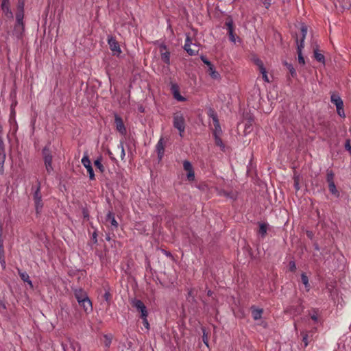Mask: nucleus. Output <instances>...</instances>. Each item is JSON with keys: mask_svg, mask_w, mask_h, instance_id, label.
Wrapping results in <instances>:
<instances>
[{"mask_svg": "<svg viewBox=\"0 0 351 351\" xmlns=\"http://www.w3.org/2000/svg\"><path fill=\"white\" fill-rule=\"evenodd\" d=\"M173 127L179 131L180 136H182L186 124L184 114L181 112H176L173 114Z\"/></svg>", "mask_w": 351, "mask_h": 351, "instance_id": "1", "label": "nucleus"}, {"mask_svg": "<svg viewBox=\"0 0 351 351\" xmlns=\"http://www.w3.org/2000/svg\"><path fill=\"white\" fill-rule=\"evenodd\" d=\"M33 199L34 202L36 213V214H40V212L42 211V209L43 207V203L42 201V195L40 193V183L38 184V186L36 188V189L34 192Z\"/></svg>", "mask_w": 351, "mask_h": 351, "instance_id": "2", "label": "nucleus"}, {"mask_svg": "<svg viewBox=\"0 0 351 351\" xmlns=\"http://www.w3.org/2000/svg\"><path fill=\"white\" fill-rule=\"evenodd\" d=\"M43 159H44L46 171H47V173H50L53 171V167H52L53 156H52L49 149L46 147L43 149Z\"/></svg>", "mask_w": 351, "mask_h": 351, "instance_id": "3", "label": "nucleus"}, {"mask_svg": "<svg viewBox=\"0 0 351 351\" xmlns=\"http://www.w3.org/2000/svg\"><path fill=\"white\" fill-rule=\"evenodd\" d=\"M184 49L189 55L195 56L199 51V45L195 43H192L190 37L187 36L185 40Z\"/></svg>", "mask_w": 351, "mask_h": 351, "instance_id": "4", "label": "nucleus"}, {"mask_svg": "<svg viewBox=\"0 0 351 351\" xmlns=\"http://www.w3.org/2000/svg\"><path fill=\"white\" fill-rule=\"evenodd\" d=\"M331 102L333 103L337 108V112L341 117H345L343 110V103L341 97L338 95L332 94L330 97Z\"/></svg>", "mask_w": 351, "mask_h": 351, "instance_id": "5", "label": "nucleus"}, {"mask_svg": "<svg viewBox=\"0 0 351 351\" xmlns=\"http://www.w3.org/2000/svg\"><path fill=\"white\" fill-rule=\"evenodd\" d=\"M81 162H82V164L83 165V166L86 169L87 172L88 173V175H89L90 180H95L94 171L92 167L91 162H90V160L88 158L87 153L84 154V156L82 158Z\"/></svg>", "mask_w": 351, "mask_h": 351, "instance_id": "6", "label": "nucleus"}, {"mask_svg": "<svg viewBox=\"0 0 351 351\" xmlns=\"http://www.w3.org/2000/svg\"><path fill=\"white\" fill-rule=\"evenodd\" d=\"M316 332V328H312L311 330H302L300 332L302 336V343L304 348L307 347L309 342L313 339V335Z\"/></svg>", "mask_w": 351, "mask_h": 351, "instance_id": "7", "label": "nucleus"}, {"mask_svg": "<svg viewBox=\"0 0 351 351\" xmlns=\"http://www.w3.org/2000/svg\"><path fill=\"white\" fill-rule=\"evenodd\" d=\"M131 304L133 307L141 313V317L148 315L147 308L141 300L134 299L132 300Z\"/></svg>", "mask_w": 351, "mask_h": 351, "instance_id": "8", "label": "nucleus"}, {"mask_svg": "<svg viewBox=\"0 0 351 351\" xmlns=\"http://www.w3.org/2000/svg\"><path fill=\"white\" fill-rule=\"evenodd\" d=\"M108 43L110 49L114 55L119 56L121 53V50L118 42L112 36L108 37Z\"/></svg>", "mask_w": 351, "mask_h": 351, "instance_id": "9", "label": "nucleus"}, {"mask_svg": "<svg viewBox=\"0 0 351 351\" xmlns=\"http://www.w3.org/2000/svg\"><path fill=\"white\" fill-rule=\"evenodd\" d=\"M171 91L173 94L174 99L179 101H186V98L180 94L179 86L176 83H171Z\"/></svg>", "mask_w": 351, "mask_h": 351, "instance_id": "10", "label": "nucleus"}, {"mask_svg": "<svg viewBox=\"0 0 351 351\" xmlns=\"http://www.w3.org/2000/svg\"><path fill=\"white\" fill-rule=\"evenodd\" d=\"M183 168L187 172V179L193 181L195 179V173L191 163L188 160H184L183 162Z\"/></svg>", "mask_w": 351, "mask_h": 351, "instance_id": "11", "label": "nucleus"}, {"mask_svg": "<svg viewBox=\"0 0 351 351\" xmlns=\"http://www.w3.org/2000/svg\"><path fill=\"white\" fill-rule=\"evenodd\" d=\"M114 123L116 125L117 130L121 134L125 135L126 134V128L124 125L122 119L117 114H115V116H114Z\"/></svg>", "mask_w": 351, "mask_h": 351, "instance_id": "12", "label": "nucleus"}, {"mask_svg": "<svg viewBox=\"0 0 351 351\" xmlns=\"http://www.w3.org/2000/svg\"><path fill=\"white\" fill-rule=\"evenodd\" d=\"M1 10L5 16L9 19H13V13L10 8V1L9 0H2L1 1Z\"/></svg>", "mask_w": 351, "mask_h": 351, "instance_id": "13", "label": "nucleus"}, {"mask_svg": "<svg viewBox=\"0 0 351 351\" xmlns=\"http://www.w3.org/2000/svg\"><path fill=\"white\" fill-rule=\"evenodd\" d=\"M303 310H304V306L301 304H300L295 306H291L288 307L285 310V312L287 313H289L290 315H291L293 316H297V315H300V313H302Z\"/></svg>", "mask_w": 351, "mask_h": 351, "instance_id": "14", "label": "nucleus"}, {"mask_svg": "<svg viewBox=\"0 0 351 351\" xmlns=\"http://www.w3.org/2000/svg\"><path fill=\"white\" fill-rule=\"evenodd\" d=\"M226 26L227 27L228 34L230 41L233 43H236V36L234 34L233 21L232 19L228 20L226 22Z\"/></svg>", "mask_w": 351, "mask_h": 351, "instance_id": "15", "label": "nucleus"}, {"mask_svg": "<svg viewBox=\"0 0 351 351\" xmlns=\"http://www.w3.org/2000/svg\"><path fill=\"white\" fill-rule=\"evenodd\" d=\"M25 27L23 23H16L14 28L13 34L18 38L20 39L23 37Z\"/></svg>", "mask_w": 351, "mask_h": 351, "instance_id": "16", "label": "nucleus"}, {"mask_svg": "<svg viewBox=\"0 0 351 351\" xmlns=\"http://www.w3.org/2000/svg\"><path fill=\"white\" fill-rule=\"evenodd\" d=\"M210 117L213 119L214 127H215V130L213 132L214 136L221 135L222 130L221 129V126H220V124H219V122L217 115L213 112H212L210 114Z\"/></svg>", "mask_w": 351, "mask_h": 351, "instance_id": "17", "label": "nucleus"}, {"mask_svg": "<svg viewBox=\"0 0 351 351\" xmlns=\"http://www.w3.org/2000/svg\"><path fill=\"white\" fill-rule=\"evenodd\" d=\"M156 149L158 154V158L159 160H160L162 158L165 153V145L163 142V138H160L159 139L158 142L156 144Z\"/></svg>", "mask_w": 351, "mask_h": 351, "instance_id": "18", "label": "nucleus"}, {"mask_svg": "<svg viewBox=\"0 0 351 351\" xmlns=\"http://www.w3.org/2000/svg\"><path fill=\"white\" fill-rule=\"evenodd\" d=\"M74 293H75V297L77 301L78 302V303L82 302L83 300H84L88 298L87 295V293L84 290H82L81 289H76Z\"/></svg>", "mask_w": 351, "mask_h": 351, "instance_id": "19", "label": "nucleus"}, {"mask_svg": "<svg viewBox=\"0 0 351 351\" xmlns=\"http://www.w3.org/2000/svg\"><path fill=\"white\" fill-rule=\"evenodd\" d=\"M297 46H298V62L301 64H305L304 58L302 56V51L304 47V44L299 43V39H296Z\"/></svg>", "mask_w": 351, "mask_h": 351, "instance_id": "20", "label": "nucleus"}, {"mask_svg": "<svg viewBox=\"0 0 351 351\" xmlns=\"http://www.w3.org/2000/svg\"><path fill=\"white\" fill-rule=\"evenodd\" d=\"M79 304L83 308L86 313H90L93 311V306L90 300L88 298L80 302Z\"/></svg>", "mask_w": 351, "mask_h": 351, "instance_id": "21", "label": "nucleus"}, {"mask_svg": "<svg viewBox=\"0 0 351 351\" xmlns=\"http://www.w3.org/2000/svg\"><path fill=\"white\" fill-rule=\"evenodd\" d=\"M106 221L110 223L111 226L114 228L117 229L118 228L119 223L115 219L114 215L113 213L109 211L106 215Z\"/></svg>", "mask_w": 351, "mask_h": 351, "instance_id": "22", "label": "nucleus"}, {"mask_svg": "<svg viewBox=\"0 0 351 351\" xmlns=\"http://www.w3.org/2000/svg\"><path fill=\"white\" fill-rule=\"evenodd\" d=\"M18 271H19V274L21 278L24 282H27L29 285L30 288H32L33 287V285H32V281L29 279V275L26 272H23L21 270H19V269Z\"/></svg>", "mask_w": 351, "mask_h": 351, "instance_id": "23", "label": "nucleus"}, {"mask_svg": "<svg viewBox=\"0 0 351 351\" xmlns=\"http://www.w3.org/2000/svg\"><path fill=\"white\" fill-rule=\"evenodd\" d=\"M208 67V72L209 75L213 79H215V80L219 79L220 77V75L219 74V73L217 71H215L214 66L213 64H211V66H209Z\"/></svg>", "mask_w": 351, "mask_h": 351, "instance_id": "24", "label": "nucleus"}, {"mask_svg": "<svg viewBox=\"0 0 351 351\" xmlns=\"http://www.w3.org/2000/svg\"><path fill=\"white\" fill-rule=\"evenodd\" d=\"M301 280L305 287L306 291H309L311 286L308 282V278L304 273L301 274Z\"/></svg>", "mask_w": 351, "mask_h": 351, "instance_id": "25", "label": "nucleus"}, {"mask_svg": "<svg viewBox=\"0 0 351 351\" xmlns=\"http://www.w3.org/2000/svg\"><path fill=\"white\" fill-rule=\"evenodd\" d=\"M252 317L255 320L260 319L262 317L263 309L261 308H252Z\"/></svg>", "mask_w": 351, "mask_h": 351, "instance_id": "26", "label": "nucleus"}, {"mask_svg": "<svg viewBox=\"0 0 351 351\" xmlns=\"http://www.w3.org/2000/svg\"><path fill=\"white\" fill-rule=\"evenodd\" d=\"M24 10H16V23H23Z\"/></svg>", "mask_w": 351, "mask_h": 351, "instance_id": "27", "label": "nucleus"}, {"mask_svg": "<svg viewBox=\"0 0 351 351\" xmlns=\"http://www.w3.org/2000/svg\"><path fill=\"white\" fill-rule=\"evenodd\" d=\"M328 189L335 197H338L339 196V192L337 189L335 183L328 184Z\"/></svg>", "mask_w": 351, "mask_h": 351, "instance_id": "28", "label": "nucleus"}, {"mask_svg": "<svg viewBox=\"0 0 351 351\" xmlns=\"http://www.w3.org/2000/svg\"><path fill=\"white\" fill-rule=\"evenodd\" d=\"M285 65L286 66L287 69L289 70L290 75L291 77H295L297 75L296 71L295 69L293 68V65L288 62H285Z\"/></svg>", "mask_w": 351, "mask_h": 351, "instance_id": "29", "label": "nucleus"}, {"mask_svg": "<svg viewBox=\"0 0 351 351\" xmlns=\"http://www.w3.org/2000/svg\"><path fill=\"white\" fill-rule=\"evenodd\" d=\"M301 32H302V37L300 38V40L299 41V43L304 44V40L307 34V27L304 25H302L301 27Z\"/></svg>", "mask_w": 351, "mask_h": 351, "instance_id": "30", "label": "nucleus"}, {"mask_svg": "<svg viewBox=\"0 0 351 351\" xmlns=\"http://www.w3.org/2000/svg\"><path fill=\"white\" fill-rule=\"evenodd\" d=\"M214 137H215V144L217 146H219L222 151H223L224 149H225V145L223 143V141H222V140L220 138V135H218V136L215 135V136H214Z\"/></svg>", "mask_w": 351, "mask_h": 351, "instance_id": "31", "label": "nucleus"}, {"mask_svg": "<svg viewBox=\"0 0 351 351\" xmlns=\"http://www.w3.org/2000/svg\"><path fill=\"white\" fill-rule=\"evenodd\" d=\"M162 60L167 64H170V53L168 51L161 53Z\"/></svg>", "mask_w": 351, "mask_h": 351, "instance_id": "32", "label": "nucleus"}, {"mask_svg": "<svg viewBox=\"0 0 351 351\" xmlns=\"http://www.w3.org/2000/svg\"><path fill=\"white\" fill-rule=\"evenodd\" d=\"M111 341H112L111 335H104L103 343L106 347L108 348L111 344Z\"/></svg>", "mask_w": 351, "mask_h": 351, "instance_id": "33", "label": "nucleus"}, {"mask_svg": "<svg viewBox=\"0 0 351 351\" xmlns=\"http://www.w3.org/2000/svg\"><path fill=\"white\" fill-rule=\"evenodd\" d=\"M315 58L319 62L324 63V56L323 54L319 53L317 50L314 51Z\"/></svg>", "mask_w": 351, "mask_h": 351, "instance_id": "34", "label": "nucleus"}, {"mask_svg": "<svg viewBox=\"0 0 351 351\" xmlns=\"http://www.w3.org/2000/svg\"><path fill=\"white\" fill-rule=\"evenodd\" d=\"M94 164H95V166L101 171V172H104V167L103 166V165L101 164V157L98 158L97 160H95L94 162Z\"/></svg>", "mask_w": 351, "mask_h": 351, "instance_id": "35", "label": "nucleus"}, {"mask_svg": "<svg viewBox=\"0 0 351 351\" xmlns=\"http://www.w3.org/2000/svg\"><path fill=\"white\" fill-rule=\"evenodd\" d=\"M267 227L265 223H261L259 226L258 232L263 237H264L267 233Z\"/></svg>", "mask_w": 351, "mask_h": 351, "instance_id": "36", "label": "nucleus"}, {"mask_svg": "<svg viewBox=\"0 0 351 351\" xmlns=\"http://www.w3.org/2000/svg\"><path fill=\"white\" fill-rule=\"evenodd\" d=\"M69 349H71L72 351H80V344L77 342H72L70 343L68 351H69Z\"/></svg>", "mask_w": 351, "mask_h": 351, "instance_id": "37", "label": "nucleus"}, {"mask_svg": "<svg viewBox=\"0 0 351 351\" xmlns=\"http://www.w3.org/2000/svg\"><path fill=\"white\" fill-rule=\"evenodd\" d=\"M334 177H335V175L332 171H327L326 180L328 184L335 183L334 182Z\"/></svg>", "mask_w": 351, "mask_h": 351, "instance_id": "38", "label": "nucleus"}, {"mask_svg": "<svg viewBox=\"0 0 351 351\" xmlns=\"http://www.w3.org/2000/svg\"><path fill=\"white\" fill-rule=\"evenodd\" d=\"M6 156H0V174H3L4 171V162Z\"/></svg>", "mask_w": 351, "mask_h": 351, "instance_id": "39", "label": "nucleus"}, {"mask_svg": "<svg viewBox=\"0 0 351 351\" xmlns=\"http://www.w3.org/2000/svg\"><path fill=\"white\" fill-rule=\"evenodd\" d=\"M118 148L121 150V158L123 160L125 156V153L123 147V143L122 141H121L120 143L118 145Z\"/></svg>", "mask_w": 351, "mask_h": 351, "instance_id": "40", "label": "nucleus"}, {"mask_svg": "<svg viewBox=\"0 0 351 351\" xmlns=\"http://www.w3.org/2000/svg\"><path fill=\"white\" fill-rule=\"evenodd\" d=\"M260 72L261 73V74L263 75V79L264 80V81L266 82H269V80L265 68H261V70H260Z\"/></svg>", "mask_w": 351, "mask_h": 351, "instance_id": "41", "label": "nucleus"}, {"mask_svg": "<svg viewBox=\"0 0 351 351\" xmlns=\"http://www.w3.org/2000/svg\"><path fill=\"white\" fill-rule=\"evenodd\" d=\"M25 1L19 0L17 3L16 10H24Z\"/></svg>", "mask_w": 351, "mask_h": 351, "instance_id": "42", "label": "nucleus"}, {"mask_svg": "<svg viewBox=\"0 0 351 351\" xmlns=\"http://www.w3.org/2000/svg\"><path fill=\"white\" fill-rule=\"evenodd\" d=\"M254 62L258 66L259 70H261V68H265L263 62L259 58H254Z\"/></svg>", "mask_w": 351, "mask_h": 351, "instance_id": "43", "label": "nucleus"}, {"mask_svg": "<svg viewBox=\"0 0 351 351\" xmlns=\"http://www.w3.org/2000/svg\"><path fill=\"white\" fill-rule=\"evenodd\" d=\"M147 316H141V318L143 319V323L144 326L147 329H149V324L148 320L147 319Z\"/></svg>", "mask_w": 351, "mask_h": 351, "instance_id": "44", "label": "nucleus"}, {"mask_svg": "<svg viewBox=\"0 0 351 351\" xmlns=\"http://www.w3.org/2000/svg\"><path fill=\"white\" fill-rule=\"evenodd\" d=\"M289 269L291 271H295L296 269V265L294 261H290L289 263Z\"/></svg>", "mask_w": 351, "mask_h": 351, "instance_id": "45", "label": "nucleus"}, {"mask_svg": "<svg viewBox=\"0 0 351 351\" xmlns=\"http://www.w3.org/2000/svg\"><path fill=\"white\" fill-rule=\"evenodd\" d=\"M311 319L315 322L317 323L319 321L318 315L316 312H315L313 314L310 315Z\"/></svg>", "mask_w": 351, "mask_h": 351, "instance_id": "46", "label": "nucleus"}, {"mask_svg": "<svg viewBox=\"0 0 351 351\" xmlns=\"http://www.w3.org/2000/svg\"><path fill=\"white\" fill-rule=\"evenodd\" d=\"M262 3L265 5V8L268 9L271 4V0H262Z\"/></svg>", "mask_w": 351, "mask_h": 351, "instance_id": "47", "label": "nucleus"}, {"mask_svg": "<svg viewBox=\"0 0 351 351\" xmlns=\"http://www.w3.org/2000/svg\"><path fill=\"white\" fill-rule=\"evenodd\" d=\"M0 263H1V265L3 267V268H5V258L3 256V253H1L0 254Z\"/></svg>", "mask_w": 351, "mask_h": 351, "instance_id": "48", "label": "nucleus"}, {"mask_svg": "<svg viewBox=\"0 0 351 351\" xmlns=\"http://www.w3.org/2000/svg\"><path fill=\"white\" fill-rule=\"evenodd\" d=\"M201 60H202V62H203L205 64H206L208 66H211L212 63H211L210 61H208V59H207L206 57H204V56H201Z\"/></svg>", "mask_w": 351, "mask_h": 351, "instance_id": "49", "label": "nucleus"}, {"mask_svg": "<svg viewBox=\"0 0 351 351\" xmlns=\"http://www.w3.org/2000/svg\"><path fill=\"white\" fill-rule=\"evenodd\" d=\"M202 339H203L204 343L208 346V336L206 334L204 330H203V337H202Z\"/></svg>", "mask_w": 351, "mask_h": 351, "instance_id": "50", "label": "nucleus"}, {"mask_svg": "<svg viewBox=\"0 0 351 351\" xmlns=\"http://www.w3.org/2000/svg\"><path fill=\"white\" fill-rule=\"evenodd\" d=\"M6 156L5 147H0V156Z\"/></svg>", "mask_w": 351, "mask_h": 351, "instance_id": "51", "label": "nucleus"}, {"mask_svg": "<svg viewBox=\"0 0 351 351\" xmlns=\"http://www.w3.org/2000/svg\"><path fill=\"white\" fill-rule=\"evenodd\" d=\"M1 253H3V242L1 240V236H0V254Z\"/></svg>", "mask_w": 351, "mask_h": 351, "instance_id": "52", "label": "nucleus"}, {"mask_svg": "<svg viewBox=\"0 0 351 351\" xmlns=\"http://www.w3.org/2000/svg\"><path fill=\"white\" fill-rule=\"evenodd\" d=\"M306 234H307V237H308V238H310V239H312V238H313V234L312 232H311V231H307V232H306Z\"/></svg>", "mask_w": 351, "mask_h": 351, "instance_id": "53", "label": "nucleus"}, {"mask_svg": "<svg viewBox=\"0 0 351 351\" xmlns=\"http://www.w3.org/2000/svg\"><path fill=\"white\" fill-rule=\"evenodd\" d=\"M0 147H5L3 138L0 137Z\"/></svg>", "mask_w": 351, "mask_h": 351, "instance_id": "54", "label": "nucleus"}, {"mask_svg": "<svg viewBox=\"0 0 351 351\" xmlns=\"http://www.w3.org/2000/svg\"><path fill=\"white\" fill-rule=\"evenodd\" d=\"M104 297L106 300H108L110 298V293L108 292H106L104 294Z\"/></svg>", "mask_w": 351, "mask_h": 351, "instance_id": "55", "label": "nucleus"}, {"mask_svg": "<svg viewBox=\"0 0 351 351\" xmlns=\"http://www.w3.org/2000/svg\"><path fill=\"white\" fill-rule=\"evenodd\" d=\"M346 148L348 150H350L351 149V146H350L349 142H347V143L346 144Z\"/></svg>", "mask_w": 351, "mask_h": 351, "instance_id": "56", "label": "nucleus"}, {"mask_svg": "<svg viewBox=\"0 0 351 351\" xmlns=\"http://www.w3.org/2000/svg\"><path fill=\"white\" fill-rule=\"evenodd\" d=\"M295 187L297 190L299 189V186H298V181L295 180Z\"/></svg>", "mask_w": 351, "mask_h": 351, "instance_id": "57", "label": "nucleus"}, {"mask_svg": "<svg viewBox=\"0 0 351 351\" xmlns=\"http://www.w3.org/2000/svg\"><path fill=\"white\" fill-rule=\"evenodd\" d=\"M315 250H319V247H318V245H315Z\"/></svg>", "mask_w": 351, "mask_h": 351, "instance_id": "58", "label": "nucleus"}, {"mask_svg": "<svg viewBox=\"0 0 351 351\" xmlns=\"http://www.w3.org/2000/svg\"><path fill=\"white\" fill-rule=\"evenodd\" d=\"M208 295H212V292H211L210 291H208Z\"/></svg>", "mask_w": 351, "mask_h": 351, "instance_id": "59", "label": "nucleus"}, {"mask_svg": "<svg viewBox=\"0 0 351 351\" xmlns=\"http://www.w3.org/2000/svg\"><path fill=\"white\" fill-rule=\"evenodd\" d=\"M13 122L16 124V120H13Z\"/></svg>", "mask_w": 351, "mask_h": 351, "instance_id": "60", "label": "nucleus"}, {"mask_svg": "<svg viewBox=\"0 0 351 351\" xmlns=\"http://www.w3.org/2000/svg\"><path fill=\"white\" fill-rule=\"evenodd\" d=\"M189 295H191V291H189Z\"/></svg>", "mask_w": 351, "mask_h": 351, "instance_id": "61", "label": "nucleus"}, {"mask_svg": "<svg viewBox=\"0 0 351 351\" xmlns=\"http://www.w3.org/2000/svg\"><path fill=\"white\" fill-rule=\"evenodd\" d=\"M285 0H282L283 2H285Z\"/></svg>", "mask_w": 351, "mask_h": 351, "instance_id": "62", "label": "nucleus"}]
</instances>
